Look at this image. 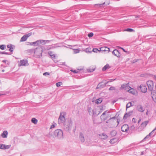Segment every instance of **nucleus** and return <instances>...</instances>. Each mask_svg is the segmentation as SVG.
<instances>
[{
    "label": "nucleus",
    "mask_w": 156,
    "mask_h": 156,
    "mask_svg": "<svg viewBox=\"0 0 156 156\" xmlns=\"http://www.w3.org/2000/svg\"><path fill=\"white\" fill-rule=\"evenodd\" d=\"M73 122L71 119L68 120L64 124V128L66 131H68L71 129L72 126Z\"/></svg>",
    "instance_id": "obj_1"
},
{
    "label": "nucleus",
    "mask_w": 156,
    "mask_h": 156,
    "mask_svg": "<svg viewBox=\"0 0 156 156\" xmlns=\"http://www.w3.org/2000/svg\"><path fill=\"white\" fill-rule=\"evenodd\" d=\"M54 134L55 137L59 139H63V132L60 129L56 130L54 132Z\"/></svg>",
    "instance_id": "obj_2"
},
{
    "label": "nucleus",
    "mask_w": 156,
    "mask_h": 156,
    "mask_svg": "<svg viewBox=\"0 0 156 156\" xmlns=\"http://www.w3.org/2000/svg\"><path fill=\"white\" fill-rule=\"evenodd\" d=\"M42 46H38L34 49V53L37 55L38 58H40L42 56Z\"/></svg>",
    "instance_id": "obj_3"
},
{
    "label": "nucleus",
    "mask_w": 156,
    "mask_h": 156,
    "mask_svg": "<svg viewBox=\"0 0 156 156\" xmlns=\"http://www.w3.org/2000/svg\"><path fill=\"white\" fill-rule=\"evenodd\" d=\"M147 84L148 87V89L150 91H151V94L154 93V91H153L154 88V83L153 81L151 80H149L147 82Z\"/></svg>",
    "instance_id": "obj_4"
},
{
    "label": "nucleus",
    "mask_w": 156,
    "mask_h": 156,
    "mask_svg": "<svg viewBox=\"0 0 156 156\" xmlns=\"http://www.w3.org/2000/svg\"><path fill=\"white\" fill-rule=\"evenodd\" d=\"M48 40H39L36 41L35 42H32V44L36 46L38 45L39 46L40 44H42V45H44L46 44V41H48Z\"/></svg>",
    "instance_id": "obj_5"
},
{
    "label": "nucleus",
    "mask_w": 156,
    "mask_h": 156,
    "mask_svg": "<svg viewBox=\"0 0 156 156\" xmlns=\"http://www.w3.org/2000/svg\"><path fill=\"white\" fill-rule=\"evenodd\" d=\"M65 120V118L64 116V114L62 115V113H61L58 119V123L60 125L62 124H64Z\"/></svg>",
    "instance_id": "obj_6"
},
{
    "label": "nucleus",
    "mask_w": 156,
    "mask_h": 156,
    "mask_svg": "<svg viewBox=\"0 0 156 156\" xmlns=\"http://www.w3.org/2000/svg\"><path fill=\"white\" fill-rule=\"evenodd\" d=\"M88 110L89 115H92L93 116H96L99 114H97L96 109H93L90 107H88Z\"/></svg>",
    "instance_id": "obj_7"
},
{
    "label": "nucleus",
    "mask_w": 156,
    "mask_h": 156,
    "mask_svg": "<svg viewBox=\"0 0 156 156\" xmlns=\"http://www.w3.org/2000/svg\"><path fill=\"white\" fill-rule=\"evenodd\" d=\"M29 64L28 63L27 60H25L24 59L20 60V62L18 64L19 66H28Z\"/></svg>",
    "instance_id": "obj_8"
},
{
    "label": "nucleus",
    "mask_w": 156,
    "mask_h": 156,
    "mask_svg": "<svg viewBox=\"0 0 156 156\" xmlns=\"http://www.w3.org/2000/svg\"><path fill=\"white\" fill-rule=\"evenodd\" d=\"M108 83V82L104 83L103 81L100 83L96 88V89L97 90L98 89L102 88L104 87Z\"/></svg>",
    "instance_id": "obj_9"
},
{
    "label": "nucleus",
    "mask_w": 156,
    "mask_h": 156,
    "mask_svg": "<svg viewBox=\"0 0 156 156\" xmlns=\"http://www.w3.org/2000/svg\"><path fill=\"white\" fill-rule=\"evenodd\" d=\"M138 90H140L141 92L143 93H146L147 91V88L146 85L141 84L138 88Z\"/></svg>",
    "instance_id": "obj_10"
},
{
    "label": "nucleus",
    "mask_w": 156,
    "mask_h": 156,
    "mask_svg": "<svg viewBox=\"0 0 156 156\" xmlns=\"http://www.w3.org/2000/svg\"><path fill=\"white\" fill-rule=\"evenodd\" d=\"M129 129L128 126L126 124L123 125L121 128V130L122 132H127Z\"/></svg>",
    "instance_id": "obj_11"
},
{
    "label": "nucleus",
    "mask_w": 156,
    "mask_h": 156,
    "mask_svg": "<svg viewBox=\"0 0 156 156\" xmlns=\"http://www.w3.org/2000/svg\"><path fill=\"white\" fill-rule=\"evenodd\" d=\"M133 113V111H130L126 113L124 116L123 119H126L128 117H129L132 115Z\"/></svg>",
    "instance_id": "obj_12"
},
{
    "label": "nucleus",
    "mask_w": 156,
    "mask_h": 156,
    "mask_svg": "<svg viewBox=\"0 0 156 156\" xmlns=\"http://www.w3.org/2000/svg\"><path fill=\"white\" fill-rule=\"evenodd\" d=\"M112 54L118 57H120V53L119 51L117 49H115L112 52Z\"/></svg>",
    "instance_id": "obj_13"
},
{
    "label": "nucleus",
    "mask_w": 156,
    "mask_h": 156,
    "mask_svg": "<svg viewBox=\"0 0 156 156\" xmlns=\"http://www.w3.org/2000/svg\"><path fill=\"white\" fill-rule=\"evenodd\" d=\"M130 88V87L129 86L128 83L126 84H123L122 85L121 87V88L124 89L125 90L127 91Z\"/></svg>",
    "instance_id": "obj_14"
},
{
    "label": "nucleus",
    "mask_w": 156,
    "mask_h": 156,
    "mask_svg": "<svg viewBox=\"0 0 156 156\" xmlns=\"http://www.w3.org/2000/svg\"><path fill=\"white\" fill-rule=\"evenodd\" d=\"M79 138L81 142L83 143L85 141V140L83 134L81 132L80 133Z\"/></svg>",
    "instance_id": "obj_15"
},
{
    "label": "nucleus",
    "mask_w": 156,
    "mask_h": 156,
    "mask_svg": "<svg viewBox=\"0 0 156 156\" xmlns=\"http://www.w3.org/2000/svg\"><path fill=\"white\" fill-rule=\"evenodd\" d=\"M136 108L137 110L139 112H143L144 110V108L141 105H138L137 106Z\"/></svg>",
    "instance_id": "obj_16"
},
{
    "label": "nucleus",
    "mask_w": 156,
    "mask_h": 156,
    "mask_svg": "<svg viewBox=\"0 0 156 156\" xmlns=\"http://www.w3.org/2000/svg\"><path fill=\"white\" fill-rule=\"evenodd\" d=\"M99 137L101 139L105 140L107 138L108 136L106 134L103 133L102 134L99 135Z\"/></svg>",
    "instance_id": "obj_17"
},
{
    "label": "nucleus",
    "mask_w": 156,
    "mask_h": 156,
    "mask_svg": "<svg viewBox=\"0 0 156 156\" xmlns=\"http://www.w3.org/2000/svg\"><path fill=\"white\" fill-rule=\"evenodd\" d=\"M101 51H107L109 52L110 51V49L106 47H102L100 48Z\"/></svg>",
    "instance_id": "obj_18"
},
{
    "label": "nucleus",
    "mask_w": 156,
    "mask_h": 156,
    "mask_svg": "<svg viewBox=\"0 0 156 156\" xmlns=\"http://www.w3.org/2000/svg\"><path fill=\"white\" fill-rule=\"evenodd\" d=\"M148 122L149 121H144L142 122L140 125L142 127L144 128L148 124Z\"/></svg>",
    "instance_id": "obj_19"
},
{
    "label": "nucleus",
    "mask_w": 156,
    "mask_h": 156,
    "mask_svg": "<svg viewBox=\"0 0 156 156\" xmlns=\"http://www.w3.org/2000/svg\"><path fill=\"white\" fill-rule=\"evenodd\" d=\"M110 68V67L108 64H106L102 69L103 71H105L107 69H108Z\"/></svg>",
    "instance_id": "obj_20"
},
{
    "label": "nucleus",
    "mask_w": 156,
    "mask_h": 156,
    "mask_svg": "<svg viewBox=\"0 0 156 156\" xmlns=\"http://www.w3.org/2000/svg\"><path fill=\"white\" fill-rule=\"evenodd\" d=\"M8 135V132L7 131H5L2 134V136L3 138H6L7 137Z\"/></svg>",
    "instance_id": "obj_21"
},
{
    "label": "nucleus",
    "mask_w": 156,
    "mask_h": 156,
    "mask_svg": "<svg viewBox=\"0 0 156 156\" xmlns=\"http://www.w3.org/2000/svg\"><path fill=\"white\" fill-rule=\"evenodd\" d=\"M103 101V98H100L96 99L95 101V103L97 104L101 103Z\"/></svg>",
    "instance_id": "obj_22"
},
{
    "label": "nucleus",
    "mask_w": 156,
    "mask_h": 156,
    "mask_svg": "<svg viewBox=\"0 0 156 156\" xmlns=\"http://www.w3.org/2000/svg\"><path fill=\"white\" fill-rule=\"evenodd\" d=\"M107 111H105L102 114V115L100 116V118L101 120H105V119L104 116L106 114V113L107 112Z\"/></svg>",
    "instance_id": "obj_23"
},
{
    "label": "nucleus",
    "mask_w": 156,
    "mask_h": 156,
    "mask_svg": "<svg viewBox=\"0 0 156 156\" xmlns=\"http://www.w3.org/2000/svg\"><path fill=\"white\" fill-rule=\"evenodd\" d=\"M27 39V37L26 35H23L21 38L20 39L21 41H26Z\"/></svg>",
    "instance_id": "obj_24"
},
{
    "label": "nucleus",
    "mask_w": 156,
    "mask_h": 156,
    "mask_svg": "<svg viewBox=\"0 0 156 156\" xmlns=\"http://www.w3.org/2000/svg\"><path fill=\"white\" fill-rule=\"evenodd\" d=\"M31 122L35 124H37V120L35 118H33L31 120Z\"/></svg>",
    "instance_id": "obj_25"
},
{
    "label": "nucleus",
    "mask_w": 156,
    "mask_h": 156,
    "mask_svg": "<svg viewBox=\"0 0 156 156\" xmlns=\"http://www.w3.org/2000/svg\"><path fill=\"white\" fill-rule=\"evenodd\" d=\"M110 134L112 136H114L116 134V132L115 130H113L111 132Z\"/></svg>",
    "instance_id": "obj_26"
},
{
    "label": "nucleus",
    "mask_w": 156,
    "mask_h": 156,
    "mask_svg": "<svg viewBox=\"0 0 156 156\" xmlns=\"http://www.w3.org/2000/svg\"><path fill=\"white\" fill-rule=\"evenodd\" d=\"M152 95V98L153 100L156 102V93L155 94H151Z\"/></svg>",
    "instance_id": "obj_27"
},
{
    "label": "nucleus",
    "mask_w": 156,
    "mask_h": 156,
    "mask_svg": "<svg viewBox=\"0 0 156 156\" xmlns=\"http://www.w3.org/2000/svg\"><path fill=\"white\" fill-rule=\"evenodd\" d=\"M116 140L114 138H113L110 140V142L112 144H114L115 142H116Z\"/></svg>",
    "instance_id": "obj_28"
},
{
    "label": "nucleus",
    "mask_w": 156,
    "mask_h": 156,
    "mask_svg": "<svg viewBox=\"0 0 156 156\" xmlns=\"http://www.w3.org/2000/svg\"><path fill=\"white\" fill-rule=\"evenodd\" d=\"M130 89L128 90V91L130 93H131L133 94H134V90L133 89H132L131 87L130 88Z\"/></svg>",
    "instance_id": "obj_29"
},
{
    "label": "nucleus",
    "mask_w": 156,
    "mask_h": 156,
    "mask_svg": "<svg viewBox=\"0 0 156 156\" xmlns=\"http://www.w3.org/2000/svg\"><path fill=\"white\" fill-rule=\"evenodd\" d=\"M6 48V46L4 44H2L0 45V48L2 50H4Z\"/></svg>",
    "instance_id": "obj_30"
},
{
    "label": "nucleus",
    "mask_w": 156,
    "mask_h": 156,
    "mask_svg": "<svg viewBox=\"0 0 156 156\" xmlns=\"http://www.w3.org/2000/svg\"><path fill=\"white\" fill-rule=\"evenodd\" d=\"M132 103L131 102H129L126 105V109L127 110V108H129L132 106Z\"/></svg>",
    "instance_id": "obj_31"
},
{
    "label": "nucleus",
    "mask_w": 156,
    "mask_h": 156,
    "mask_svg": "<svg viewBox=\"0 0 156 156\" xmlns=\"http://www.w3.org/2000/svg\"><path fill=\"white\" fill-rule=\"evenodd\" d=\"M11 147V145H5L4 144V149H8L9 148Z\"/></svg>",
    "instance_id": "obj_32"
},
{
    "label": "nucleus",
    "mask_w": 156,
    "mask_h": 156,
    "mask_svg": "<svg viewBox=\"0 0 156 156\" xmlns=\"http://www.w3.org/2000/svg\"><path fill=\"white\" fill-rule=\"evenodd\" d=\"M125 31H127L129 32H132L134 31V30H133V29H131V28H127V29H126L125 30Z\"/></svg>",
    "instance_id": "obj_33"
},
{
    "label": "nucleus",
    "mask_w": 156,
    "mask_h": 156,
    "mask_svg": "<svg viewBox=\"0 0 156 156\" xmlns=\"http://www.w3.org/2000/svg\"><path fill=\"white\" fill-rule=\"evenodd\" d=\"M151 136V134H149L148 135H147L142 140L143 141H144V140L148 139L150 138V136Z\"/></svg>",
    "instance_id": "obj_34"
},
{
    "label": "nucleus",
    "mask_w": 156,
    "mask_h": 156,
    "mask_svg": "<svg viewBox=\"0 0 156 156\" xmlns=\"http://www.w3.org/2000/svg\"><path fill=\"white\" fill-rule=\"evenodd\" d=\"M62 84V83L61 82H59L56 83V85L57 87L60 86Z\"/></svg>",
    "instance_id": "obj_35"
},
{
    "label": "nucleus",
    "mask_w": 156,
    "mask_h": 156,
    "mask_svg": "<svg viewBox=\"0 0 156 156\" xmlns=\"http://www.w3.org/2000/svg\"><path fill=\"white\" fill-rule=\"evenodd\" d=\"M144 128L141 127V126L140 125L139 126L138 128V130L139 131H142Z\"/></svg>",
    "instance_id": "obj_36"
},
{
    "label": "nucleus",
    "mask_w": 156,
    "mask_h": 156,
    "mask_svg": "<svg viewBox=\"0 0 156 156\" xmlns=\"http://www.w3.org/2000/svg\"><path fill=\"white\" fill-rule=\"evenodd\" d=\"M34 49H28L27 50V51L29 53H32L33 52H34Z\"/></svg>",
    "instance_id": "obj_37"
},
{
    "label": "nucleus",
    "mask_w": 156,
    "mask_h": 156,
    "mask_svg": "<svg viewBox=\"0 0 156 156\" xmlns=\"http://www.w3.org/2000/svg\"><path fill=\"white\" fill-rule=\"evenodd\" d=\"M15 46L14 45H12V46L11 47V48H10L9 49V51L10 52H12L14 49V48Z\"/></svg>",
    "instance_id": "obj_38"
},
{
    "label": "nucleus",
    "mask_w": 156,
    "mask_h": 156,
    "mask_svg": "<svg viewBox=\"0 0 156 156\" xmlns=\"http://www.w3.org/2000/svg\"><path fill=\"white\" fill-rule=\"evenodd\" d=\"M70 71L75 73H78L79 72V71L78 70H74L73 69H71L70 70Z\"/></svg>",
    "instance_id": "obj_39"
},
{
    "label": "nucleus",
    "mask_w": 156,
    "mask_h": 156,
    "mask_svg": "<svg viewBox=\"0 0 156 156\" xmlns=\"http://www.w3.org/2000/svg\"><path fill=\"white\" fill-rule=\"evenodd\" d=\"M32 34V33H28V34H25V35H26L27 37V38H28L30 36H31Z\"/></svg>",
    "instance_id": "obj_40"
},
{
    "label": "nucleus",
    "mask_w": 156,
    "mask_h": 156,
    "mask_svg": "<svg viewBox=\"0 0 156 156\" xmlns=\"http://www.w3.org/2000/svg\"><path fill=\"white\" fill-rule=\"evenodd\" d=\"M93 51L94 52H97L98 51L99 52V50L97 48H94Z\"/></svg>",
    "instance_id": "obj_41"
},
{
    "label": "nucleus",
    "mask_w": 156,
    "mask_h": 156,
    "mask_svg": "<svg viewBox=\"0 0 156 156\" xmlns=\"http://www.w3.org/2000/svg\"><path fill=\"white\" fill-rule=\"evenodd\" d=\"M94 34L93 33H90L88 34V36L89 37H92L93 35Z\"/></svg>",
    "instance_id": "obj_42"
},
{
    "label": "nucleus",
    "mask_w": 156,
    "mask_h": 156,
    "mask_svg": "<svg viewBox=\"0 0 156 156\" xmlns=\"http://www.w3.org/2000/svg\"><path fill=\"white\" fill-rule=\"evenodd\" d=\"M94 69H87V71L89 72L90 73L94 71Z\"/></svg>",
    "instance_id": "obj_43"
},
{
    "label": "nucleus",
    "mask_w": 156,
    "mask_h": 156,
    "mask_svg": "<svg viewBox=\"0 0 156 156\" xmlns=\"http://www.w3.org/2000/svg\"><path fill=\"white\" fill-rule=\"evenodd\" d=\"M109 90H115V88L114 87H111L109 89Z\"/></svg>",
    "instance_id": "obj_44"
},
{
    "label": "nucleus",
    "mask_w": 156,
    "mask_h": 156,
    "mask_svg": "<svg viewBox=\"0 0 156 156\" xmlns=\"http://www.w3.org/2000/svg\"><path fill=\"white\" fill-rule=\"evenodd\" d=\"M135 128V126L134 125L130 127V129L132 130H134Z\"/></svg>",
    "instance_id": "obj_45"
},
{
    "label": "nucleus",
    "mask_w": 156,
    "mask_h": 156,
    "mask_svg": "<svg viewBox=\"0 0 156 156\" xmlns=\"http://www.w3.org/2000/svg\"><path fill=\"white\" fill-rule=\"evenodd\" d=\"M4 144H0V149H4Z\"/></svg>",
    "instance_id": "obj_46"
},
{
    "label": "nucleus",
    "mask_w": 156,
    "mask_h": 156,
    "mask_svg": "<svg viewBox=\"0 0 156 156\" xmlns=\"http://www.w3.org/2000/svg\"><path fill=\"white\" fill-rule=\"evenodd\" d=\"M43 75L45 76H46L47 75H49L50 74L48 72H45L43 74Z\"/></svg>",
    "instance_id": "obj_47"
},
{
    "label": "nucleus",
    "mask_w": 156,
    "mask_h": 156,
    "mask_svg": "<svg viewBox=\"0 0 156 156\" xmlns=\"http://www.w3.org/2000/svg\"><path fill=\"white\" fill-rule=\"evenodd\" d=\"M116 117H115V116L113 117H112V118H110L109 119V120H108V121H110L111 120V119H116Z\"/></svg>",
    "instance_id": "obj_48"
},
{
    "label": "nucleus",
    "mask_w": 156,
    "mask_h": 156,
    "mask_svg": "<svg viewBox=\"0 0 156 156\" xmlns=\"http://www.w3.org/2000/svg\"><path fill=\"white\" fill-rule=\"evenodd\" d=\"M90 48H87L85 50V51L87 52H90Z\"/></svg>",
    "instance_id": "obj_49"
},
{
    "label": "nucleus",
    "mask_w": 156,
    "mask_h": 156,
    "mask_svg": "<svg viewBox=\"0 0 156 156\" xmlns=\"http://www.w3.org/2000/svg\"><path fill=\"white\" fill-rule=\"evenodd\" d=\"M13 45H12V44H9V45H7V47L9 48V49L10 48H11V47Z\"/></svg>",
    "instance_id": "obj_50"
},
{
    "label": "nucleus",
    "mask_w": 156,
    "mask_h": 156,
    "mask_svg": "<svg viewBox=\"0 0 156 156\" xmlns=\"http://www.w3.org/2000/svg\"><path fill=\"white\" fill-rule=\"evenodd\" d=\"M6 54V55H9L8 52L2 51V54Z\"/></svg>",
    "instance_id": "obj_51"
},
{
    "label": "nucleus",
    "mask_w": 156,
    "mask_h": 156,
    "mask_svg": "<svg viewBox=\"0 0 156 156\" xmlns=\"http://www.w3.org/2000/svg\"><path fill=\"white\" fill-rule=\"evenodd\" d=\"M155 130L154 129H153L150 133L149 134H151V135L153 134Z\"/></svg>",
    "instance_id": "obj_52"
},
{
    "label": "nucleus",
    "mask_w": 156,
    "mask_h": 156,
    "mask_svg": "<svg viewBox=\"0 0 156 156\" xmlns=\"http://www.w3.org/2000/svg\"><path fill=\"white\" fill-rule=\"evenodd\" d=\"M51 58H55V54H53L51 55Z\"/></svg>",
    "instance_id": "obj_53"
},
{
    "label": "nucleus",
    "mask_w": 156,
    "mask_h": 156,
    "mask_svg": "<svg viewBox=\"0 0 156 156\" xmlns=\"http://www.w3.org/2000/svg\"><path fill=\"white\" fill-rule=\"evenodd\" d=\"M136 119H135L134 118H133L132 119V121L134 123L136 122Z\"/></svg>",
    "instance_id": "obj_54"
},
{
    "label": "nucleus",
    "mask_w": 156,
    "mask_h": 156,
    "mask_svg": "<svg viewBox=\"0 0 156 156\" xmlns=\"http://www.w3.org/2000/svg\"><path fill=\"white\" fill-rule=\"evenodd\" d=\"M55 124H52L51 126L50 129H52L55 127Z\"/></svg>",
    "instance_id": "obj_55"
},
{
    "label": "nucleus",
    "mask_w": 156,
    "mask_h": 156,
    "mask_svg": "<svg viewBox=\"0 0 156 156\" xmlns=\"http://www.w3.org/2000/svg\"><path fill=\"white\" fill-rule=\"evenodd\" d=\"M48 54L51 56V55L53 54H52V52H51V51H49V52H48Z\"/></svg>",
    "instance_id": "obj_56"
},
{
    "label": "nucleus",
    "mask_w": 156,
    "mask_h": 156,
    "mask_svg": "<svg viewBox=\"0 0 156 156\" xmlns=\"http://www.w3.org/2000/svg\"><path fill=\"white\" fill-rule=\"evenodd\" d=\"M75 53H78L79 52V50L78 49H76L75 51Z\"/></svg>",
    "instance_id": "obj_57"
},
{
    "label": "nucleus",
    "mask_w": 156,
    "mask_h": 156,
    "mask_svg": "<svg viewBox=\"0 0 156 156\" xmlns=\"http://www.w3.org/2000/svg\"><path fill=\"white\" fill-rule=\"evenodd\" d=\"M116 80V79H110V81H108V83L109 82H112L113 81H114V80Z\"/></svg>",
    "instance_id": "obj_58"
},
{
    "label": "nucleus",
    "mask_w": 156,
    "mask_h": 156,
    "mask_svg": "<svg viewBox=\"0 0 156 156\" xmlns=\"http://www.w3.org/2000/svg\"><path fill=\"white\" fill-rule=\"evenodd\" d=\"M59 46H57L56 45H54V46L53 47V48H57L58 47H59Z\"/></svg>",
    "instance_id": "obj_59"
},
{
    "label": "nucleus",
    "mask_w": 156,
    "mask_h": 156,
    "mask_svg": "<svg viewBox=\"0 0 156 156\" xmlns=\"http://www.w3.org/2000/svg\"><path fill=\"white\" fill-rule=\"evenodd\" d=\"M102 111H103V109L102 108H100V111H99V112L98 114H99V113L101 112H102Z\"/></svg>",
    "instance_id": "obj_60"
},
{
    "label": "nucleus",
    "mask_w": 156,
    "mask_h": 156,
    "mask_svg": "<svg viewBox=\"0 0 156 156\" xmlns=\"http://www.w3.org/2000/svg\"><path fill=\"white\" fill-rule=\"evenodd\" d=\"M7 62V61L6 60H4L3 61H2L3 62L5 63L6 64V62Z\"/></svg>",
    "instance_id": "obj_61"
},
{
    "label": "nucleus",
    "mask_w": 156,
    "mask_h": 156,
    "mask_svg": "<svg viewBox=\"0 0 156 156\" xmlns=\"http://www.w3.org/2000/svg\"><path fill=\"white\" fill-rule=\"evenodd\" d=\"M121 48L122 49L124 52H126V51L123 48Z\"/></svg>",
    "instance_id": "obj_62"
},
{
    "label": "nucleus",
    "mask_w": 156,
    "mask_h": 156,
    "mask_svg": "<svg viewBox=\"0 0 156 156\" xmlns=\"http://www.w3.org/2000/svg\"><path fill=\"white\" fill-rule=\"evenodd\" d=\"M138 60H136V59H135L134 60H133V63H135L136 62H137Z\"/></svg>",
    "instance_id": "obj_63"
},
{
    "label": "nucleus",
    "mask_w": 156,
    "mask_h": 156,
    "mask_svg": "<svg viewBox=\"0 0 156 156\" xmlns=\"http://www.w3.org/2000/svg\"><path fill=\"white\" fill-rule=\"evenodd\" d=\"M154 78L156 80V75H154Z\"/></svg>",
    "instance_id": "obj_64"
}]
</instances>
